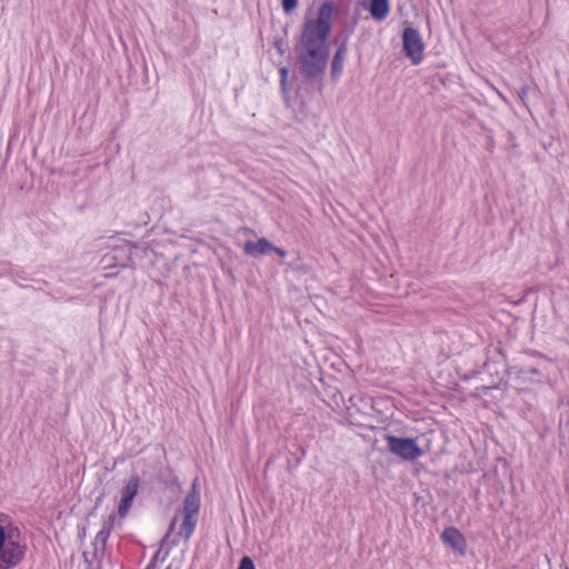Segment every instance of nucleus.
Listing matches in <instances>:
<instances>
[{
	"label": "nucleus",
	"mask_w": 569,
	"mask_h": 569,
	"mask_svg": "<svg viewBox=\"0 0 569 569\" xmlns=\"http://www.w3.org/2000/svg\"><path fill=\"white\" fill-rule=\"evenodd\" d=\"M176 525H177V518L174 517L171 521H170V525H169V528H168V531L166 533V536L163 537V539L161 540V546H164V545H171V546H177L178 545V540L176 539H172V540H169L171 533L174 531L176 529Z\"/></svg>",
	"instance_id": "nucleus-14"
},
{
	"label": "nucleus",
	"mask_w": 569,
	"mask_h": 569,
	"mask_svg": "<svg viewBox=\"0 0 569 569\" xmlns=\"http://www.w3.org/2000/svg\"><path fill=\"white\" fill-rule=\"evenodd\" d=\"M110 535L107 530H103V529H100L93 541H92V555H93V558L97 559V560H101L103 557H104V553H106V548H107V542H108V539L110 538Z\"/></svg>",
	"instance_id": "nucleus-9"
},
{
	"label": "nucleus",
	"mask_w": 569,
	"mask_h": 569,
	"mask_svg": "<svg viewBox=\"0 0 569 569\" xmlns=\"http://www.w3.org/2000/svg\"><path fill=\"white\" fill-rule=\"evenodd\" d=\"M298 1L299 0H282L281 6L284 13L292 12L298 6Z\"/></svg>",
	"instance_id": "nucleus-18"
},
{
	"label": "nucleus",
	"mask_w": 569,
	"mask_h": 569,
	"mask_svg": "<svg viewBox=\"0 0 569 569\" xmlns=\"http://www.w3.org/2000/svg\"><path fill=\"white\" fill-rule=\"evenodd\" d=\"M340 13L333 1H325L318 9L317 18L303 22L297 44L329 48L332 20Z\"/></svg>",
	"instance_id": "nucleus-1"
},
{
	"label": "nucleus",
	"mask_w": 569,
	"mask_h": 569,
	"mask_svg": "<svg viewBox=\"0 0 569 569\" xmlns=\"http://www.w3.org/2000/svg\"><path fill=\"white\" fill-rule=\"evenodd\" d=\"M300 74L307 80L319 78L326 70L330 49L296 44Z\"/></svg>",
	"instance_id": "nucleus-3"
},
{
	"label": "nucleus",
	"mask_w": 569,
	"mask_h": 569,
	"mask_svg": "<svg viewBox=\"0 0 569 569\" xmlns=\"http://www.w3.org/2000/svg\"><path fill=\"white\" fill-rule=\"evenodd\" d=\"M132 502H133L132 499L121 496V500L118 506V513H119L120 518H124L128 515V512L132 506Z\"/></svg>",
	"instance_id": "nucleus-13"
},
{
	"label": "nucleus",
	"mask_w": 569,
	"mask_h": 569,
	"mask_svg": "<svg viewBox=\"0 0 569 569\" xmlns=\"http://www.w3.org/2000/svg\"><path fill=\"white\" fill-rule=\"evenodd\" d=\"M346 47L341 44L331 61V77L338 79L343 70Z\"/></svg>",
	"instance_id": "nucleus-11"
},
{
	"label": "nucleus",
	"mask_w": 569,
	"mask_h": 569,
	"mask_svg": "<svg viewBox=\"0 0 569 569\" xmlns=\"http://www.w3.org/2000/svg\"><path fill=\"white\" fill-rule=\"evenodd\" d=\"M200 490L197 480L193 481L191 490L186 495L182 502V522L178 536L188 541L197 527L200 511Z\"/></svg>",
	"instance_id": "nucleus-4"
},
{
	"label": "nucleus",
	"mask_w": 569,
	"mask_h": 569,
	"mask_svg": "<svg viewBox=\"0 0 569 569\" xmlns=\"http://www.w3.org/2000/svg\"><path fill=\"white\" fill-rule=\"evenodd\" d=\"M9 278L12 279L13 281H17V280L26 281L29 279L28 273L22 268H20L19 266H13V264H12V272L10 273Z\"/></svg>",
	"instance_id": "nucleus-15"
},
{
	"label": "nucleus",
	"mask_w": 569,
	"mask_h": 569,
	"mask_svg": "<svg viewBox=\"0 0 569 569\" xmlns=\"http://www.w3.org/2000/svg\"><path fill=\"white\" fill-rule=\"evenodd\" d=\"M168 555V551L166 552V555L161 558V561H164V558L166 556Z\"/></svg>",
	"instance_id": "nucleus-27"
},
{
	"label": "nucleus",
	"mask_w": 569,
	"mask_h": 569,
	"mask_svg": "<svg viewBox=\"0 0 569 569\" xmlns=\"http://www.w3.org/2000/svg\"><path fill=\"white\" fill-rule=\"evenodd\" d=\"M158 558H160V550H158V551L156 552V555L153 556V558H152V560H151L150 562H152L153 565H156V560H157Z\"/></svg>",
	"instance_id": "nucleus-24"
},
{
	"label": "nucleus",
	"mask_w": 569,
	"mask_h": 569,
	"mask_svg": "<svg viewBox=\"0 0 569 569\" xmlns=\"http://www.w3.org/2000/svg\"><path fill=\"white\" fill-rule=\"evenodd\" d=\"M271 242L266 238H260L257 241H247L243 247V251L247 256L259 257L270 252Z\"/></svg>",
	"instance_id": "nucleus-8"
},
{
	"label": "nucleus",
	"mask_w": 569,
	"mask_h": 569,
	"mask_svg": "<svg viewBox=\"0 0 569 569\" xmlns=\"http://www.w3.org/2000/svg\"><path fill=\"white\" fill-rule=\"evenodd\" d=\"M270 252H274V253H277L281 258L287 256V252H286L284 249H282L280 247H277V246H274L272 243H271Z\"/></svg>",
	"instance_id": "nucleus-22"
},
{
	"label": "nucleus",
	"mask_w": 569,
	"mask_h": 569,
	"mask_svg": "<svg viewBox=\"0 0 569 569\" xmlns=\"http://www.w3.org/2000/svg\"><path fill=\"white\" fill-rule=\"evenodd\" d=\"M288 73H289V71L286 67L280 68V84H281L282 90L286 89Z\"/></svg>",
	"instance_id": "nucleus-20"
},
{
	"label": "nucleus",
	"mask_w": 569,
	"mask_h": 569,
	"mask_svg": "<svg viewBox=\"0 0 569 569\" xmlns=\"http://www.w3.org/2000/svg\"><path fill=\"white\" fill-rule=\"evenodd\" d=\"M139 483H140L139 476L138 475L131 476L129 478L128 482L126 483L124 488L122 489L121 496L133 500L138 493Z\"/></svg>",
	"instance_id": "nucleus-12"
},
{
	"label": "nucleus",
	"mask_w": 569,
	"mask_h": 569,
	"mask_svg": "<svg viewBox=\"0 0 569 569\" xmlns=\"http://www.w3.org/2000/svg\"><path fill=\"white\" fill-rule=\"evenodd\" d=\"M403 52L411 60L413 66L422 62L425 43L420 32L412 28L406 27L402 31Z\"/></svg>",
	"instance_id": "nucleus-6"
},
{
	"label": "nucleus",
	"mask_w": 569,
	"mask_h": 569,
	"mask_svg": "<svg viewBox=\"0 0 569 569\" xmlns=\"http://www.w3.org/2000/svg\"><path fill=\"white\" fill-rule=\"evenodd\" d=\"M520 372L523 373V375H528V373H530V375H539L540 373L539 369L536 368V367L523 368V369H521Z\"/></svg>",
	"instance_id": "nucleus-23"
},
{
	"label": "nucleus",
	"mask_w": 569,
	"mask_h": 569,
	"mask_svg": "<svg viewBox=\"0 0 569 569\" xmlns=\"http://www.w3.org/2000/svg\"><path fill=\"white\" fill-rule=\"evenodd\" d=\"M388 450L403 461H413L423 456V450L415 438L386 436Z\"/></svg>",
	"instance_id": "nucleus-5"
},
{
	"label": "nucleus",
	"mask_w": 569,
	"mask_h": 569,
	"mask_svg": "<svg viewBox=\"0 0 569 569\" xmlns=\"http://www.w3.org/2000/svg\"><path fill=\"white\" fill-rule=\"evenodd\" d=\"M238 569H256V567L252 559L246 556L240 560Z\"/></svg>",
	"instance_id": "nucleus-19"
},
{
	"label": "nucleus",
	"mask_w": 569,
	"mask_h": 569,
	"mask_svg": "<svg viewBox=\"0 0 569 569\" xmlns=\"http://www.w3.org/2000/svg\"><path fill=\"white\" fill-rule=\"evenodd\" d=\"M28 543L22 531L0 520V569H14L26 558Z\"/></svg>",
	"instance_id": "nucleus-2"
},
{
	"label": "nucleus",
	"mask_w": 569,
	"mask_h": 569,
	"mask_svg": "<svg viewBox=\"0 0 569 569\" xmlns=\"http://www.w3.org/2000/svg\"><path fill=\"white\" fill-rule=\"evenodd\" d=\"M390 11L389 0H370L369 12L373 20L382 21Z\"/></svg>",
	"instance_id": "nucleus-10"
},
{
	"label": "nucleus",
	"mask_w": 569,
	"mask_h": 569,
	"mask_svg": "<svg viewBox=\"0 0 569 569\" xmlns=\"http://www.w3.org/2000/svg\"><path fill=\"white\" fill-rule=\"evenodd\" d=\"M117 525H119L117 520V515L114 512H111L108 516V518L103 521L101 529L107 530L109 533H111Z\"/></svg>",
	"instance_id": "nucleus-16"
},
{
	"label": "nucleus",
	"mask_w": 569,
	"mask_h": 569,
	"mask_svg": "<svg viewBox=\"0 0 569 569\" xmlns=\"http://www.w3.org/2000/svg\"><path fill=\"white\" fill-rule=\"evenodd\" d=\"M146 569H156V565H153L152 562H150V563L146 567Z\"/></svg>",
	"instance_id": "nucleus-25"
},
{
	"label": "nucleus",
	"mask_w": 569,
	"mask_h": 569,
	"mask_svg": "<svg viewBox=\"0 0 569 569\" xmlns=\"http://www.w3.org/2000/svg\"><path fill=\"white\" fill-rule=\"evenodd\" d=\"M167 569H170V568H167Z\"/></svg>",
	"instance_id": "nucleus-28"
},
{
	"label": "nucleus",
	"mask_w": 569,
	"mask_h": 569,
	"mask_svg": "<svg viewBox=\"0 0 569 569\" xmlns=\"http://www.w3.org/2000/svg\"><path fill=\"white\" fill-rule=\"evenodd\" d=\"M12 272V263L9 261H0V278L9 277Z\"/></svg>",
	"instance_id": "nucleus-17"
},
{
	"label": "nucleus",
	"mask_w": 569,
	"mask_h": 569,
	"mask_svg": "<svg viewBox=\"0 0 569 569\" xmlns=\"http://www.w3.org/2000/svg\"><path fill=\"white\" fill-rule=\"evenodd\" d=\"M281 44H282V43H281V41H277V42H276V47L278 48V50H279V51H282V50H281Z\"/></svg>",
	"instance_id": "nucleus-26"
},
{
	"label": "nucleus",
	"mask_w": 569,
	"mask_h": 569,
	"mask_svg": "<svg viewBox=\"0 0 569 569\" xmlns=\"http://www.w3.org/2000/svg\"><path fill=\"white\" fill-rule=\"evenodd\" d=\"M528 87L527 86H523L521 87L518 91H517V96L519 98V100L525 104L526 103V98L528 96Z\"/></svg>",
	"instance_id": "nucleus-21"
},
{
	"label": "nucleus",
	"mask_w": 569,
	"mask_h": 569,
	"mask_svg": "<svg viewBox=\"0 0 569 569\" xmlns=\"http://www.w3.org/2000/svg\"><path fill=\"white\" fill-rule=\"evenodd\" d=\"M442 542L452 549L459 556H465L467 552V540L465 536L456 527H447L440 536Z\"/></svg>",
	"instance_id": "nucleus-7"
}]
</instances>
